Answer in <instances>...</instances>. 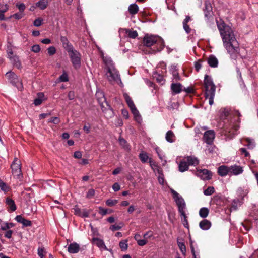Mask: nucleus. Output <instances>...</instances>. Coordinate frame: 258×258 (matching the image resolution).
Segmentation results:
<instances>
[{
    "label": "nucleus",
    "instance_id": "nucleus-1",
    "mask_svg": "<svg viewBox=\"0 0 258 258\" xmlns=\"http://www.w3.org/2000/svg\"><path fill=\"white\" fill-rule=\"evenodd\" d=\"M218 28L222 38L223 45L230 57L236 60L240 54L239 43L231 28L223 21L216 20Z\"/></svg>",
    "mask_w": 258,
    "mask_h": 258
},
{
    "label": "nucleus",
    "instance_id": "nucleus-2",
    "mask_svg": "<svg viewBox=\"0 0 258 258\" xmlns=\"http://www.w3.org/2000/svg\"><path fill=\"white\" fill-rule=\"evenodd\" d=\"M106 75L108 81L113 83L116 82L118 84H122L118 71L113 67H107Z\"/></svg>",
    "mask_w": 258,
    "mask_h": 258
},
{
    "label": "nucleus",
    "instance_id": "nucleus-3",
    "mask_svg": "<svg viewBox=\"0 0 258 258\" xmlns=\"http://www.w3.org/2000/svg\"><path fill=\"white\" fill-rule=\"evenodd\" d=\"M68 53L74 68L79 69L81 66V54L74 48L68 51Z\"/></svg>",
    "mask_w": 258,
    "mask_h": 258
},
{
    "label": "nucleus",
    "instance_id": "nucleus-4",
    "mask_svg": "<svg viewBox=\"0 0 258 258\" xmlns=\"http://www.w3.org/2000/svg\"><path fill=\"white\" fill-rule=\"evenodd\" d=\"M6 75L8 78L10 82L19 90H21L23 88L22 80L14 72H7Z\"/></svg>",
    "mask_w": 258,
    "mask_h": 258
},
{
    "label": "nucleus",
    "instance_id": "nucleus-5",
    "mask_svg": "<svg viewBox=\"0 0 258 258\" xmlns=\"http://www.w3.org/2000/svg\"><path fill=\"white\" fill-rule=\"evenodd\" d=\"M204 84L205 88V93L207 94L208 92L215 91L216 86L214 85L211 77L208 75H206L204 77Z\"/></svg>",
    "mask_w": 258,
    "mask_h": 258
},
{
    "label": "nucleus",
    "instance_id": "nucleus-6",
    "mask_svg": "<svg viewBox=\"0 0 258 258\" xmlns=\"http://www.w3.org/2000/svg\"><path fill=\"white\" fill-rule=\"evenodd\" d=\"M158 38L153 35L149 36L146 35L144 36L143 39V43L144 45L148 47L156 44Z\"/></svg>",
    "mask_w": 258,
    "mask_h": 258
},
{
    "label": "nucleus",
    "instance_id": "nucleus-7",
    "mask_svg": "<svg viewBox=\"0 0 258 258\" xmlns=\"http://www.w3.org/2000/svg\"><path fill=\"white\" fill-rule=\"evenodd\" d=\"M205 7L204 9V16L207 20H209L213 17V12L211 4L209 1L207 0L204 3Z\"/></svg>",
    "mask_w": 258,
    "mask_h": 258
},
{
    "label": "nucleus",
    "instance_id": "nucleus-8",
    "mask_svg": "<svg viewBox=\"0 0 258 258\" xmlns=\"http://www.w3.org/2000/svg\"><path fill=\"white\" fill-rule=\"evenodd\" d=\"M19 162H20L17 160V159L15 158L11 165L13 174L18 177H19L22 175L21 169Z\"/></svg>",
    "mask_w": 258,
    "mask_h": 258
},
{
    "label": "nucleus",
    "instance_id": "nucleus-9",
    "mask_svg": "<svg viewBox=\"0 0 258 258\" xmlns=\"http://www.w3.org/2000/svg\"><path fill=\"white\" fill-rule=\"evenodd\" d=\"M174 200L178 207V211L180 213V215H184L186 208V204L184 200L180 196L178 198H176Z\"/></svg>",
    "mask_w": 258,
    "mask_h": 258
},
{
    "label": "nucleus",
    "instance_id": "nucleus-10",
    "mask_svg": "<svg viewBox=\"0 0 258 258\" xmlns=\"http://www.w3.org/2000/svg\"><path fill=\"white\" fill-rule=\"evenodd\" d=\"M215 138V133L214 131L209 130L205 132L203 136V140L208 144H211L213 143Z\"/></svg>",
    "mask_w": 258,
    "mask_h": 258
},
{
    "label": "nucleus",
    "instance_id": "nucleus-11",
    "mask_svg": "<svg viewBox=\"0 0 258 258\" xmlns=\"http://www.w3.org/2000/svg\"><path fill=\"white\" fill-rule=\"evenodd\" d=\"M199 175L203 180H210L212 178V172L206 169H200L198 170Z\"/></svg>",
    "mask_w": 258,
    "mask_h": 258
},
{
    "label": "nucleus",
    "instance_id": "nucleus-12",
    "mask_svg": "<svg viewBox=\"0 0 258 258\" xmlns=\"http://www.w3.org/2000/svg\"><path fill=\"white\" fill-rule=\"evenodd\" d=\"M98 101L100 105V106L101 107L103 111H108L112 112L111 109H110V106L106 101V99L103 95H102V97L101 98L98 99Z\"/></svg>",
    "mask_w": 258,
    "mask_h": 258
},
{
    "label": "nucleus",
    "instance_id": "nucleus-13",
    "mask_svg": "<svg viewBox=\"0 0 258 258\" xmlns=\"http://www.w3.org/2000/svg\"><path fill=\"white\" fill-rule=\"evenodd\" d=\"M74 214L78 216L81 217H88L89 215V212L86 209L81 210V209L78 207H75L74 208Z\"/></svg>",
    "mask_w": 258,
    "mask_h": 258
},
{
    "label": "nucleus",
    "instance_id": "nucleus-14",
    "mask_svg": "<svg viewBox=\"0 0 258 258\" xmlns=\"http://www.w3.org/2000/svg\"><path fill=\"white\" fill-rule=\"evenodd\" d=\"M229 167L230 173L235 175H237L240 174H241L243 171L242 167L237 165L231 166Z\"/></svg>",
    "mask_w": 258,
    "mask_h": 258
},
{
    "label": "nucleus",
    "instance_id": "nucleus-15",
    "mask_svg": "<svg viewBox=\"0 0 258 258\" xmlns=\"http://www.w3.org/2000/svg\"><path fill=\"white\" fill-rule=\"evenodd\" d=\"M60 41L62 44L63 47L67 52L74 48L73 45L69 42L66 37L61 36Z\"/></svg>",
    "mask_w": 258,
    "mask_h": 258
},
{
    "label": "nucleus",
    "instance_id": "nucleus-16",
    "mask_svg": "<svg viewBox=\"0 0 258 258\" xmlns=\"http://www.w3.org/2000/svg\"><path fill=\"white\" fill-rule=\"evenodd\" d=\"M15 220L20 223H22L25 227L31 226L32 222L31 221L25 219L22 215H17L15 217Z\"/></svg>",
    "mask_w": 258,
    "mask_h": 258
},
{
    "label": "nucleus",
    "instance_id": "nucleus-17",
    "mask_svg": "<svg viewBox=\"0 0 258 258\" xmlns=\"http://www.w3.org/2000/svg\"><path fill=\"white\" fill-rule=\"evenodd\" d=\"M212 226L211 222L207 219H204L199 223V227L203 230H209Z\"/></svg>",
    "mask_w": 258,
    "mask_h": 258
},
{
    "label": "nucleus",
    "instance_id": "nucleus-18",
    "mask_svg": "<svg viewBox=\"0 0 258 258\" xmlns=\"http://www.w3.org/2000/svg\"><path fill=\"white\" fill-rule=\"evenodd\" d=\"M80 250V246L76 242L72 243L68 247V251L70 253H76Z\"/></svg>",
    "mask_w": 258,
    "mask_h": 258
},
{
    "label": "nucleus",
    "instance_id": "nucleus-19",
    "mask_svg": "<svg viewBox=\"0 0 258 258\" xmlns=\"http://www.w3.org/2000/svg\"><path fill=\"white\" fill-rule=\"evenodd\" d=\"M218 173L221 176H225L230 173V167L224 165L220 166L218 169Z\"/></svg>",
    "mask_w": 258,
    "mask_h": 258
},
{
    "label": "nucleus",
    "instance_id": "nucleus-20",
    "mask_svg": "<svg viewBox=\"0 0 258 258\" xmlns=\"http://www.w3.org/2000/svg\"><path fill=\"white\" fill-rule=\"evenodd\" d=\"M207 62L208 64L212 68H216L218 64L217 58L213 55L209 56L207 59Z\"/></svg>",
    "mask_w": 258,
    "mask_h": 258
},
{
    "label": "nucleus",
    "instance_id": "nucleus-21",
    "mask_svg": "<svg viewBox=\"0 0 258 258\" xmlns=\"http://www.w3.org/2000/svg\"><path fill=\"white\" fill-rule=\"evenodd\" d=\"M182 87L180 83H172L171 85V89L174 94L180 93L182 90Z\"/></svg>",
    "mask_w": 258,
    "mask_h": 258
},
{
    "label": "nucleus",
    "instance_id": "nucleus-22",
    "mask_svg": "<svg viewBox=\"0 0 258 258\" xmlns=\"http://www.w3.org/2000/svg\"><path fill=\"white\" fill-rule=\"evenodd\" d=\"M170 71L172 74L173 79H175L176 81L181 80V78L179 75L176 66L172 65Z\"/></svg>",
    "mask_w": 258,
    "mask_h": 258
},
{
    "label": "nucleus",
    "instance_id": "nucleus-23",
    "mask_svg": "<svg viewBox=\"0 0 258 258\" xmlns=\"http://www.w3.org/2000/svg\"><path fill=\"white\" fill-rule=\"evenodd\" d=\"M92 242L95 243L100 248H104V249H107L104 242L102 239L98 238H93L92 239Z\"/></svg>",
    "mask_w": 258,
    "mask_h": 258
},
{
    "label": "nucleus",
    "instance_id": "nucleus-24",
    "mask_svg": "<svg viewBox=\"0 0 258 258\" xmlns=\"http://www.w3.org/2000/svg\"><path fill=\"white\" fill-rule=\"evenodd\" d=\"M13 64L17 68L20 69L22 68L21 63L19 58L16 55H14L9 58Z\"/></svg>",
    "mask_w": 258,
    "mask_h": 258
},
{
    "label": "nucleus",
    "instance_id": "nucleus-25",
    "mask_svg": "<svg viewBox=\"0 0 258 258\" xmlns=\"http://www.w3.org/2000/svg\"><path fill=\"white\" fill-rule=\"evenodd\" d=\"M132 111V113L134 114V117H135V120L139 123L140 122L141 120V117L139 114V112L138 111V110H137V109L136 108L135 105L134 106V107H132L131 108H130Z\"/></svg>",
    "mask_w": 258,
    "mask_h": 258
},
{
    "label": "nucleus",
    "instance_id": "nucleus-26",
    "mask_svg": "<svg viewBox=\"0 0 258 258\" xmlns=\"http://www.w3.org/2000/svg\"><path fill=\"white\" fill-rule=\"evenodd\" d=\"M6 203L9 208L12 211H15L16 210V206L14 201L10 198H7Z\"/></svg>",
    "mask_w": 258,
    "mask_h": 258
},
{
    "label": "nucleus",
    "instance_id": "nucleus-27",
    "mask_svg": "<svg viewBox=\"0 0 258 258\" xmlns=\"http://www.w3.org/2000/svg\"><path fill=\"white\" fill-rule=\"evenodd\" d=\"M48 5V0H40L36 3V7L39 8L41 10L45 9Z\"/></svg>",
    "mask_w": 258,
    "mask_h": 258
},
{
    "label": "nucleus",
    "instance_id": "nucleus-28",
    "mask_svg": "<svg viewBox=\"0 0 258 258\" xmlns=\"http://www.w3.org/2000/svg\"><path fill=\"white\" fill-rule=\"evenodd\" d=\"M187 163L188 165L196 166L199 164V160L198 159L193 156H188L187 157Z\"/></svg>",
    "mask_w": 258,
    "mask_h": 258
},
{
    "label": "nucleus",
    "instance_id": "nucleus-29",
    "mask_svg": "<svg viewBox=\"0 0 258 258\" xmlns=\"http://www.w3.org/2000/svg\"><path fill=\"white\" fill-rule=\"evenodd\" d=\"M215 91L208 92L207 94L205 93V97L206 99H209V103L210 105H212L214 103V97L215 96Z\"/></svg>",
    "mask_w": 258,
    "mask_h": 258
},
{
    "label": "nucleus",
    "instance_id": "nucleus-30",
    "mask_svg": "<svg viewBox=\"0 0 258 258\" xmlns=\"http://www.w3.org/2000/svg\"><path fill=\"white\" fill-rule=\"evenodd\" d=\"M128 12L132 15L137 14L139 11V7L138 5L134 3L130 5L128 7Z\"/></svg>",
    "mask_w": 258,
    "mask_h": 258
},
{
    "label": "nucleus",
    "instance_id": "nucleus-31",
    "mask_svg": "<svg viewBox=\"0 0 258 258\" xmlns=\"http://www.w3.org/2000/svg\"><path fill=\"white\" fill-rule=\"evenodd\" d=\"M189 165L185 161H181L179 164V170L183 172L188 170Z\"/></svg>",
    "mask_w": 258,
    "mask_h": 258
},
{
    "label": "nucleus",
    "instance_id": "nucleus-32",
    "mask_svg": "<svg viewBox=\"0 0 258 258\" xmlns=\"http://www.w3.org/2000/svg\"><path fill=\"white\" fill-rule=\"evenodd\" d=\"M175 137V136L172 131H168L166 134V140L169 143H173L174 141V138Z\"/></svg>",
    "mask_w": 258,
    "mask_h": 258
},
{
    "label": "nucleus",
    "instance_id": "nucleus-33",
    "mask_svg": "<svg viewBox=\"0 0 258 258\" xmlns=\"http://www.w3.org/2000/svg\"><path fill=\"white\" fill-rule=\"evenodd\" d=\"M119 143L120 146H121L125 150L129 151L130 150V146L123 138L120 137L119 138Z\"/></svg>",
    "mask_w": 258,
    "mask_h": 258
},
{
    "label": "nucleus",
    "instance_id": "nucleus-34",
    "mask_svg": "<svg viewBox=\"0 0 258 258\" xmlns=\"http://www.w3.org/2000/svg\"><path fill=\"white\" fill-rule=\"evenodd\" d=\"M209 213V210L207 208L203 207L200 209L199 215L201 217L205 218L208 216Z\"/></svg>",
    "mask_w": 258,
    "mask_h": 258
},
{
    "label": "nucleus",
    "instance_id": "nucleus-35",
    "mask_svg": "<svg viewBox=\"0 0 258 258\" xmlns=\"http://www.w3.org/2000/svg\"><path fill=\"white\" fill-rule=\"evenodd\" d=\"M125 33L128 37L133 39L136 38L138 36L137 31L135 30L132 31L130 29H125Z\"/></svg>",
    "mask_w": 258,
    "mask_h": 258
},
{
    "label": "nucleus",
    "instance_id": "nucleus-36",
    "mask_svg": "<svg viewBox=\"0 0 258 258\" xmlns=\"http://www.w3.org/2000/svg\"><path fill=\"white\" fill-rule=\"evenodd\" d=\"M124 97L125 101H126L128 106L130 108H131L132 107H134L135 104H134L132 98L127 94H124Z\"/></svg>",
    "mask_w": 258,
    "mask_h": 258
},
{
    "label": "nucleus",
    "instance_id": "nucleus-37",
    "mask_svg": "<svg viewBox=\"0 0 258 258\" xmlns=\"http://www.w3.org/2000/svg\"><path fill=\"white\" fill-rule=\"evenodd\" d=\"M99 213L102 215H105L107 214L111 213L113 212V210L110 209H104L102 207H99Z\"/></svg>",
    "mask_w": 258,
    "mask_h": 258
},
{
    "label": "nucleus",
    "instance_id": "nucleus-38",
    "mask_svg": "<svg viewBox=\"0 0 258 258\" xmlns=\"http://www.w3.org/2000/svg\"><path fill=\"white\" fill-rule=\"evenodd\" d=\"M139 158L143 163H146L150 158L147 153L142 152L139 155Z\"/></svg>",
    "mask_w": 258,
    "mask_h": 258
},
{
    "label": "nucleus",
    "instance_id": "nucleus-39",
    "mask_svg": "<svg viewBox=\"0 0 258 258\" xmlns=\"http://www.w3.org/2000/svg\"><path fill=\"white\" fill-rule=\"evenodd\" d=\"M215 192V189L213 186H209L204 191V194L206 196H210Z\"/></svg>",
    "mask_w": 258,
    "mask_h": 258
},
{
    "label": "nucleus",
    "instance_id": "nucleus-40",
    "mask_svg": "<svg viewBox=\"0 0 258 258\" xmlns=\"http://www.w3.org/2000/svg\"><path fill=\"white\" fill-rule=\"evenodd\" d=\"M119 245L122 251H125L127 250L128 247L127 240H125L120 241L119 242Z\"/></svg>",
    "mask_w": 258,
    "mask_h": 258
},
{
    "label": "nucleus",
    "instance_id": "nucleus-41",
    "mask_svg": "<svg viewBox=\"0 0 258 258\" xmlns=\"http://www.w3.org/2000/svg\"><path fill=\"white\" fill-rule=\"evenodd\" d=\"M38 96L39 97L38 98H36L34 100V104L36 106H38L42 103V99L41 98V97H43L44 95L43 93H39Z\"/></svg>",
    "mask_w": 258,
    "mask_h": 258
},
{
    "label": "nucleus",
    "instance_id": "nucleus-42",
    "mask_svg": "<svg viewBox=\"0 0 258 258\" xmlns=\"http://www.w3.org/2000/svg\"><path fill=\"white\" fill-rule=\"evenodd\" d=\"M154 78H156L157 82L163 84L164 83V79L162 75L158 74L157 73L154 74Z\"/></svg>",
    "mask_w": 258,
    "mask_h": 258
},
{
    "label": "nucleus",
    "instance_id": "nucleus-43",
    "mask_svg": "<svg viewBox=\"0 0 258 258\" xmlns=\"http://www.w3.org/2000/svg\"><path fill=\"white\" fill-rule=\"evenodd\" d=\"M178 245L181 251L183 253V254L185 255L186 250V246H185L184 243L183 242H178Z\"/></svg>",
    "mask_w": 258,
    "mask_h": 258
},
{
    "label": "nucleus",
    "instance_id": "nucleus-44",
    "mask_svg": "<svg viewBox=\"0 0 258 258\" xmlns=\"http://www.w3.org/2000/svg\"><path fill=\"white\" fill-rule=\"evenodd\" d=\"M118 203L117 200L108 199L106 201V205L109 207L115 205Z\"/></svg>",
    "mask_w": 258,
    "mask_h": 258
},
{
    "label": "nucleus",
    "instance_id": "nucleus-45",
    "mask_svg": "<svg viewBox=\"0 0 258 258\" xmlns=\"http://www.w3.org/2000/svg\"><path fill=\"white\" fill-rule=\"evenodd\" d=\"M24 16V13L19 12L14 14V15H12L10 16L8 19H10L12 17L15 18L16 19L19 20L21 19Z\"/></svg>",
    "mask_w": 258,
    "mask_h": 258
},
{
    "label": "nucleus",
    "instance_id": "nucleus-46",
    "mask_svg": "<svg viewBox=\"0 0 258 258\" xmlns=\"http://www.w3.org/2000/svg\"><path fill=\"white\" fill-rule=\"evenodd\" d=\"M0 188L1 189L4 191H8L9 188L7 184L0 179Z\"/></svg>",
    "mask_w": 258,
    "mask_h": 258
},
{
    "label": "nucleus",
    "instance_id": "nucleus-47",
    "mask_svg": "<svg viewBox=\"0 0 258 258\" xmlns=\"http://www.w3.org/2000/svg\"><path fill=\"white\" fill-rule=\"evenodd\" d=\"M246 141L247 143V146L248 149H253L255 147V143L252 142L250 139L246 138Z\"/></svg>",
    "mask_w": 258,
    "mask_h": 258
},
{
    "label": "nucleus",
    "instance_id": "nucleus-48",
    "mask_svg": "<svg viewBox=\"0 0 258 258\" xmlns=\"http://www.w3.org/2000/svg\"><path fill=\"white\" fill-rule=\"evenodd\" d=\"M181 216H183V218H184V219L183 220V226L187 228V229H189V224H188V220H187V217L186 215V214H185V212L184 213V215H180Z\"/></svg>",
    "mask_w": 258,
    "mask_h": 258
},
{
    "label": "nucleus",
    "instance_id": "nucleus-49",
    "mask_svg": "<svg viewBox=\"0 0 258 258\" xmlns=\"http://www.w3.org/2000/svg\"><path fill=\"white\" fill-rule=\"evenodd\" d=\"M59 80L60 82L68 81V76L66 73L64 72L59 77Z\"/></svg>",
    "mask_w": 258,
    "mask_h": 258
},
{
    "label": "nucleus",
    "instance_id": "nucleus-50",
    "mask_svg": "<svg viewBox=\"0 0 258 258\" xmlns=\"http://www.w3.org/2000/svg\"><path fill=\"white\" fill-rule=\"evenodd\" d=\"M42 21H43L42 19H41L40 18H38L34 20L33 24L35 26L39 27L42 25Z\"/></svg>",
    "mask_w": 258,
    "mask_h": 258
},
{
    "label": "nucleus",
    "instance_id": "nucleus-51",
    "mask_svg": "<svg viewBox=\"0 0 258 258\" xmlns=\"http://www.w3.org/2000/svg\"><path fill=\"white\" fill-rule=\"evenodd\" d=\"M60 121V119L57 117H52L48 121L49 122H52L55 124H58Z\"/></svg>",
    "mask_w": 258,
    "mask_h": 258
},
{
    "label": "nucleus",
    "instance_id": "nucleus-52",
    "mask_svg": "<svg viewBox=\"0 0 258 258\" xmlns=\"http://www.w3.org/2000/svg\"><path fill=\"white\" fill-rule=\"evenodd\" d=\"M31 50L34 53H38L40 51V47L37 44L34 45L32 46Z\"/></svg>",
    "mask_w": 258,
    "mask_h": 258
},
{
    "label": "nucleus",
    "instance_id": "nucleus-53",
    "mask_svg": "<svg viewBox=\"0 0 258 258\" xmlns=\"http://www.w3.org/2000/svg\"><path fill=\"white\" fill-rule=\"evenodd\" d=\"M121 225H112L110 227V229L112 231H116L120 229L122 226V224L120 223Z\"/></svg>",
    "mask_w": 258,
    "mask_h": 258
},
{
    "label": "nucleus",
    "instance_id": "nucleus-54",
    "mask_svg": "<svg viewBox=\"0 0 258 258\" xmlns=\"http://www.w3.org/2000/svg\"><path fill=\"white\" fill-rule=\"evenodd\" d=\"M48 53L50 55H54L56 51V48L54 46L49 47L48 49Z\"/></svg>",
    "mask_w": 258,
    "mask_h": 258
},
{
    "label": "nucleus",
    "instance_id": "nucleus-55",
    "mask_svg": "<svg viewBox=\"0 0 258 258\" xmlns=\"http://www.w3.org/2000/svg\"><path fill=\"white\" fill-rule=\"evenodd\" d=\"M95 195V190L93 189H90L87 194H86V198L90 199L92 198Z\"/></svg>",
    "mask_w": 258,
    "mask_h": 258
},
{
    "label": "nucleus",
    "instance_id": "nucleus-56",
    "mask_svg": "<svg viewBox=\"0 0 258 258\" xmlns=\"http://www.w3.org/2000/svg\"><path fill=\"white\" fill-rule=\"evenodd\" d=\"M16 7H18V8L19 9L20 12L23 13V12L25 9V8H26L24 4H23V3H21L20 4H17L16 5Z\"/></svg>",
    "mask_w": 258,
    "mask_h": 258
},
{
    "label": "nucleus",
    "instance_id": "nucleus-57",
    "mask_svg": "<svg viewBox=\"0 0 258 258\" xmlns=\"http://www.w3.org/2000/svg\"><path fill=\"white\" fill-rule=\"evenodd\" d=\"M183 29L187 34H189L191 31V29L187 24H183Z\"/></svg>",
    "mask_w": 258,
    "mask_h": 258
},
{
    "label": "nucleus",
    "instance_id": "nucleus-58",
    "mask_svg": "<svg viewBox=\"0 0 258 258\" xmlns=\"http://www.w3.org/2000/svg\"><path fill=\"white\" fill-rule=\"evenodd\" d=\"M148 242L147 240L144 239H140L138 242L137 243L139 245L143 246L146 245Z\"/></svg>",
    "mask_w": 258,
    "mask_h": 258
},
{
    "label": "nucleus",
    "instance_id": "nucleus-59",
    "mask_svg": "<svg viewBox=\"0 0 258 258\" xmlns=\"http://www.w3.org/2000/svg\"><path fill=\"white\" fill-rule=\"evenodd\" d=\"M82 156V153L79 151H76L74 153V157L76 159H81Z\"/></svg>",
    "mask_w": 258,
    "mask_h": 258
},
{
    "label": "nucleus",
    "instance_id": "nucleus-60",
    "mask_svg": "<svg viewBox=\"0 0 258 258\" xmlns=\"http://www.w3.org/2000/svg\"><path fill=\"white\" fill-rule=\"evenodd\" d=\"M112 188L114 191H117L120 189V187L119 184L118 183L116 182L113 184Z\"/></svg>",
    "mask_w": 258,
    "mask_h": 258
},
{
    "label": "nucleus",
    "instance_id": "nucleus-61",
    "mask_svg": "<svg viewBox=\"0 0 258 258\" xmlns=\"http://www.w3.org/2000/svg\"><path fill=\"white\" fill-rule=\"evenodd\" d=\"M68 98L70 100H72L75 98V93L74 91H70L68 94Z\"/></svg>",
    "mask_w": 258,
    "mask_h": 258
},
{
    "label": "nucleus",
    "instance_id": "nucleus-62",
    "mask_svg": "<svg viewBox=\"0 0 258 258\" xmlns=\"http://www.w3.org/2000/svg\"><path fill=\"white\" fill-rule=\"evenodd\" d=\"M13 231L11 230H9L8 231H7L5 234V237L7 238H11L12 237V235L13 234Z\"/></svg>",
    "mask_w": 258,
    "mask_h": 258
},
{
    "label": "nucleus",
    "instance_id": "nucleus-63",
    "mask_svg": "<svg viewBox=\"0 0 258 258\" xmlns=\"http://www.w3.org/2000/svg\"><path fill=\"white\" fill-rule=\"evenodd\" d=\"M201 67L202 65L199 61H196L195 62V68L197 72H199Z\"/></svg>",
    "mask_w": 258,
    "mask_h": 258
},
{
    "label": "nucleus",
    "instance_id": "nucleus-64",
    "mask_svg": "<svg viewBox=\"0 0 258 258\" xmlns=\"http://www.w3.org/2000/svg\"><path fill=\"white\" fill-rule=\"evenodd\" d=\"M121 113L122 116L125 118L127 119L128 118V112L126 109H122Z\"/></svg>",
    "mask_w": 258,
    "mask_h": 258
}]
</instances>
